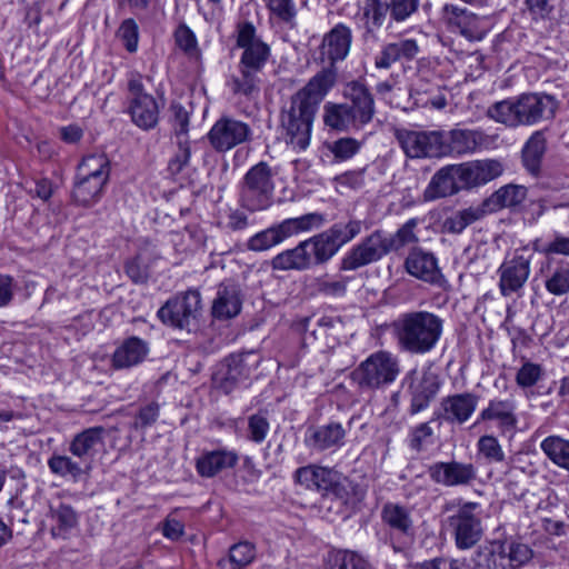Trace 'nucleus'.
I'll use <instances>...</instances> for the list:
<instances>
[{"label":"nucleus","instance_id":"nucleus-16","mask_svg":"<svg viewBox=\"0 0 569 569\" xmlns=\"http://www.w3.org/2000/svg\"><path fill=\"white\" fill-rule=\"evenodd\" d=\"M479 397L471 392L455 393L441 399L435 419L448 423H465L475 412Z\"/></svg>","mask_w":569,"mask_h":569},{"label":"nucleus","instance_id":"nucleus-39","mask_svg":"<svg viewBox=\"0 0 569 569\" xmlns=\"http://www.w3.org/2000/svg\"><path fill=\"white\" fill-rule=\"evenodd\" d=\"M256 559V547L248 541L234 543L227 558L218 561L219 569H246Z\"/></svg>","mask_w":569,"mask_h":569},{"label":"nucleus","instance_id":"nucleus-28","mask_svg":"<svg viewBox=\"0 0 569 569\" xmlns=\"http://www.w3.org/2000/svg\"><path fill=\"white\" fill-rule=\"evenodd\" d=\"M107 182V180H101L99 178L77 174V180L72 190L73 201L82 207L93 206L100 200Z\"/></svg>","mask_w":569,"mask_h":569},{"label":"nucleus","instance_id":"nucleus-62","mask_svg":"<svg viewBox=\"0 0 569 569\" xmlns=\"http://www.w3.org/2000/svg\"><path fill=\"white\" fill-rule=\"evenodd\" d=\"M433 435L432 428L429 422H423L415 427L410 432V448L420 452L429 438Z\"/></svg>","mask_w":569,"mask_h":569},{"label":"nucleus","instance_id":"nucleus-46","mask_svg":"<svg viewBox=\"0 0 569 569\" xmlns=\"http://www.w3.org/2000/svg\"><path fill=\"white\" fill-rule=\"evenodd\" d=\"M51 519L54 521L52 533L63 536L74 528L78 523V516L74 509L67 503H59L57 507H50Z\"/></svg>","mask_w":569,"mask_h":569},{"label":"nucleus","instance_id":"nucleus-54","mask_svg":"<svg viewBox=\"0 0 569 569\" xmlns=\"http://www.w3.org/2000/svg\"><path fill=\"white\" fill-rule=\"evenodd\" d=\"M126 273L134 283H146L149 279V264L144 252H139L126 263Z\"/></svg>","mask_w":569,"mask_h":569},{"label":"nucleus","instance_id":"nucleus-35","mask_svg":"<svg viewBox=\"0 0 569 569\" xmlns=\"http://www.w3.org/2000/svg\"><path fill=\"white\" fill-rule=\"evenodd\" d=\"M248 376V370L243 365L241 357H231L227 360L226 365L214 373L213 381L223 390L229 393L237 383Z\"/></svg>","mask_w":569,"mask_h":569},{"label":"nucleus","instance_id":"nucleus-1","mask_svg":"<svg viewBox=\"0 0 569 569\" xmlns=\"http://www.w3.org/2000/svg\"><path fill=\"white\" fill-rule=\"evenodd\" d=\"M335 82V73H317L292 96L290 108L281 114L288 144L299 150H305L309 146L318 107Z\"/></svg>","mask_w":569,"mask_h":569},{"label":"nucleus","instance_id":"nucleus-41","mask_svg":"<svg viewBox=\"0 0 569 569\" xmlns=\"http://www.w3.org/2000/svg\"><path fill=\"white\" fill-rule=\"evenodd\" d=\"M306 243L311 253L313 266L326 263L339 251L335 240H332L327 230L307 239Z\"/></svg>","mask_w":569,"mask_h":569},{"label":"nucleus","instance_id":"nucleus-55","mask_svg":"<svg viewBox=\"0 0 569 569\" xmlns=\"http://www.w3.org/2000/svg\"><path fill=\"white\" fill-rule=\"evenodd\" d=\"M543 375V369L540 365L530 361H525L516 375V382L521 388H529L535 386Z\"/></svg>","mask_w":569,"mask_h":569},{"label":"nucleus","instance_id":"nucleus-29","mask_svg":"<svg viewBox=\"0 0 569 569\" xmlns=\"http://www.w3.org/2000/svg\"><path fill=\"white\" fill-rule=\"evenodd\" d=\"M381 520L391 530L400 535L410 536L413 531V519L410 509L402 505L385 503L381 509Z\"/></svg>","mask_w":569,"mask_h":569},{"label":"nucleus","instance_id":"nucleus-26","mask_svg":"<svg viewBox=\"0 0 569 569\" xmlns=\"http://www.w3.org/2000/svg\"><path fill=\"white\" fill-rule=\"evenodd\" d=\"M483 141V134L480 131L467 129H453L443 133V157L447 154H465L472 152Z\"/></svg>","mask_w":569,"mask_h":569},{"label":"nucleus","instance_id":"nucleus-23","mask_svg":"<svg viewBox=\"0 0 569 569\" xmlns=\"http://www.w3.org/2000/svg\"><path fill=\"white\" fill-rule=\"evenodd\" d=\"M149 353V345L139 337H129L114 350L111 359L114 369H128L140 365Z\"/></svg>","mask_w":569,"mask_h":569},{"label":"nucleus","instance_id":"nucleus-43","mask_svg":"<svg viewBox=\"0 0 569 569\" xmlns=\"http://www.w3.org/2000/svg\"><path fill=\"white\" fill-rule=\"evenodd\" d=\"M541 450L558 467L569 472V440L549 436L542 440Z\"/></svg>","mask_w":569,"mask_h":569},{"label":"nucleus","instance_id":"nucleus-36","mask_svg":"<svg viewBox=\"0 0 569 569\" xmlns=\"http://www.w3.org/2000/svg\"><path fill=\"white\" fill-rule=\"evenodd\" d=\"M497 552L501 560H507L500 563L502 569H519L533 557V550L528 545L517 541L499 545Z\"/></svg>","mask_w":569,"mask_h":569},{"label":"nucleus","instance_id":"nucleus-44","mask_svg":"<svg viewBox=\"0 0 569 569\" xmlns=\"http://www.w3.org/2000/svg\"><path fill=\"white\" fill-rule=\"evenodd\" d=\"M351 119L347 103L327 102L323 107V122L333 130H355Z\"/></svg>","mask_w":569,"mask_h":569},{"label":"nucleus","instance_id":"nucleus-15","mask_svg":"<svg viewBox=\"0 0 569 569\" xmlns=\"http://www.w3.org/2000/svg\"><path fill=\"white\" fill-rule=\"evenodd\" d=\"M131 96L130 113L132 121L142 129L152 128L158 121V106L154 98L144 92L142 78H133L128 83Z\"/></svg>","mask_w":569,"mask_h":569},{"label":"nucleus","instance_id":"nucleus-53","mask_svg":"<svg viewBox=\"0 0 569 569\" xmlns=\"http://www.w3.org/2000/svg\"><path fill=\"white\" fill-rule=\"evenodd\" d=\"M546 289L555 296L569 293V268L559 266L546 280Z\"/></svg>","mask_w":569,"mask_h":569},{"label":"nucleus","instance_id":"nucleus-51","mask_svg":"<svg viewBox=\"0 0 569 569\" xmlns=\"http://www.w3.org/2000/svg\"><path fill=\"white\" fill-rule=\"evenodd\" d=\"M478 452L489 462L505 461V452L498 439L493 436H482L477 442Z\"/></svg>","mask_w":569,"mask_h":569},{"label":"nucleus","instance_id":"nucleus-25","mask_svg":"<svg viewBox=\"0 0 569 569\" xmlns=\"http://www.w3.org/2000/svg\"><path fill=\"white\" fill-rule=\"evenodd\" d=\"M242 300L236 286L220 284L212 303V316L219 320H228L241 311Z\"/></svg>","mask_w":569,"mask_h":569},{"label":"nucleus","instance_id":"nucleus-6","mask_svg":"<svg viewBox=\"0 0 569 569\" xmlns=\"http://www.w3.org/2000/svg\"><path fill=\"white\" fill-rule=\"evenodd\" d=\"M420 0H366L363 7L367 34L386 26L391 29L393 23L409 20L419 9Z\"/></svg>","mask_w":569,"mask_h":569},{"label":"nucleus","instance_id":"nucleus-14","mask_svg":"<svg viewBox=\"0 0 569 569\" xmlns=\"http://www.w3.org/2000/svg\"><path fill=\"white\" fill-rule=\"evenodd\" d=\"M343 97L350 101L346 103L350 117H352L353 129L360 130L373 118V98L366 86L359 81L348 82L343 89Z\"/></svg>","mask_w":569,"mask_h":569},{"label":"nucleus","instance_id":"nucleus-48","mask_svg":"<svg viewBox=\"0 0 569 569\" xmlns=\"http://www.w3.org/2000/svg\"><path fill=\"white\" fill-rule=\"evenodd\" d=\"M362 229V221L357 219H350L347 222H336L327 232L330 234L335 243L340 249L346 243L350 242L356 238Z\"/></svg>","mask_w":569,"mask_h":569},{"label":"nucleus","instance_id":"nucleus-18","mask_svg":"<svg viewBox=\"0 0 569 569\" xmlns=\"http://www.w3.org/2000/svg\"><path fill=\"white\" fill-rule=\"evenodd\" d=\"M461 164L446 166L439 169L431 178L423 191L425 201H433L457 193L461 183Z\"/></svg>","mask_w":569,"mask_h":569},{"label":"nucleus","instance_id":"nucleus-27","mask_svg":"<svg viewBox=\"0 0 569 569\" xmlns=\"http://www.w3.org/2000/svg\"><path fill=\"white\" fill-rule=\"evenodd\" d=\"M238 462L233 451L213 450L203 453L197 460V470L202 477H213L224 469L232 468Z\"/></svg>","mask_w":569,"mask_h":569},{"label":"nucleus","instance_id":"nucleus-42","mask_svg":"<svg viewBox=\"0 0 569 569\" xmlns=\"http://www.w3.org/2000/svg\"><path fill=\"white\" fill-rule=\"evenodd\" d=\"M546 151V138L542 131H536L527 141L522 150V160L525 167L532 174H537L540 169L541 159Z\"/></svg>","mask_w":569,"mask_h":569},{"label":"nucleus","instance_id":"nucleus-58","mask_svg":"<svg viewBox=\"0 0 569 569\" xmlns=\"http://www.w3.org/2000/svg\"><path fill=\"white\" fill-rule=\"evenodd\" d=\"M269 432V421L262 415H252L248 419V438L256 442L261 443Z\"/></svg>","mask_w":569,"mask_h":569},{"label":"nucleus","instance_id":"nucleus-13","mask_svg":"<svg viewBox=\"0 0 569 569\" xmlns=\"http://www.w3.org/2000/svg\"><path fill=\"white\" fill-rule=\"evenodd\" d=\"M477 508L478 503L466 502L458 509L456 515L448 518L459 549H469L481 539V521L473 512Z\"/></svg>","mask_w":569,"mask_h":569},{"label":"nucleus","instance_id":"nucleus-60","mask_svg":"<svg viewBox=\"0 0 569 569\" xmlns=\"http://www.w3.org/2000/svg\"><path fill=\"white\" fill-rule=\"evenodd\" d=\"M180 308H182V317L184 319H196L202 308L199 291L188 290L181 299Z\"/></svg>","mask_w":569,"mask_h":569},{"label":"nucleus","instance_id":"nucleus-4","mask_svg":"<svg viewBox=\"0 0 569 569\" xmlns=\"http://www.w3.org/2000/svg\"><path fill=\"white\" fill-rule=\"evenodd\" d=\"M399 373L398 357L390 351L378 350L361 361L350 377L359 390L373 391L395 382Z\"/></svg>","mask_w":569,"mask_h":569},{"label":"nucleus","instance_id":"nucleus-56","mask_svg":"<svg viewBox=\"0 0 569 569\" xmlns=\"http://www.w3.org/2000/svg\"><path fill=\"white\" fill-rule=\"evenodd\" d=\"M117 36L129 52H134L137 50L139 28L133 19L129 18L123 20L118 29Z\"/></svg>","mask_w":569,"mask_h":569},{"label":"nucleus","instance_id":"nucleus-50","mask_svg":"<svg viewBox=\"0 0 569 569\" xmlns=\"http://www.w3.org/2000/svg\"><path fill=\"white\" fill-rule=\"evenodd\" d=\"M268 9L279 21L296 27L297 9L293 0H264Z\"/></svg>","mask_w":569,"mask_h":569},{"label":"nucleus","instance_id":"nucleus-30","mask_svg":"<svg viewBox=\"0 0 569 569\" xmlns=\"http://www.w3.org/2000/svg\"><path fill=\"white\" fill-rule=\"evenodd\" d=\"M312 264L311 253L306 240L299 242L293 249L286 250L272 259V268L276 270H306Z\"/></svg>","mask_w":569,"mask_h":569},{"label":"nucleus","instance_id":"nucleus-21","mask_svg":"<svg viewBox=\"0 0 569 569\" xmlns=\"http://www.w3.org/2000/svg\"><path fill=\"white\" fill-rule=\"evenodd\" d=\"M296 481L308 490L325 496L338 483V473L329 468L315 465L299 468L295 473Z\"/></svg>","mask_w":569,"mask_h":569},{"label":"nucleus","instance_id":"nucleus-40","mask_svg":"<svg viewBox=\"0 0 569 569\" xmlns=\"http://www.w3.org/2000/svg\"><path fill=\"white\" fill-rule=\"evenodd\" d=\"M345 437V430L340 423H329L310 430L307 443L315 449L325 450L340 445Z\"/></svg>","mask_w":569,"mask_h":569},{"label":"nucleus","instance_id":"nucleus-47","mask_svg":"<svg viewBox=\"0 0 569 569\" xmlns=\"http://www.w3.org/2000/svg\"><path fill=\"white\" fill-rule=\"evenodd\" d=\"M439 385L432 377H423L419 385L415 388L410 412L418 413L429 406L431 399L437 395Z\"/></svg>","mask_w":569,"mask_h":569},{"label":"nucleus","instance_id":"nucleus-5","mask_svg":"<svg viewBox=\"0 0 569 569\" xmlns=\"http://www.w3.org/2000/svg\"><path fill=\"white\" fill-rule=\"evenodd\" d=\"M549 102L547 96L522 94L517 100L497 102L488 110V114L497 122L511 128L529 126L542 119Z\"/></svg>","mask_w":569,"mask_h":569},{"label":"nucleus","instance_id":"nucleus-63","mask_svg":"<svg viewBox=\"0 0 569 569\" xmlns=\"http://www.w3.org/2000/svg\"><path fill=\"white\" fill-rule=\"evenodd\" d=\"M158 416L159 406L157 403H149L139 410L133 422V428L146 429L156 422Z\"/></svg>","mask_w":569,"mask_h":569},{"label":"nucleus","instance_id":"nucleus-32","mask_svg":"<svg viewBox=\"0 0 569 569\" xmlns=\"http://www.w3.org/2000/svg\"><path fill=\"white\" fill-rule=\"evenodd\" d=\"M525 6L536 28L552 31L557 27L553 0H525Z\"/></svg>","mask_w":569,"mask_h":569},{"label":"nucleus","instance_id":"nucleus-11","mask_svg":"<svg viewBox=\"0 0 569 569\" xmlns=\"http://www.w3.org/2000/svg\"><path fill=\"white\" fill-rule=\"evenodd\" d=\"M250 137L251 129L249 124L231 117H221L208 132V140L218 152L229 151L247 142Z\"/></svg>","mask_w":569,"mask_h":569},{"label":"nucleus","instance_id":"nucleus-17","mask_svg":"<svg viewBox=\"0 0 569 569\" xmlns=\"http://www.w3.org/2000/svg\"><path fill=\"white\" fill-rule=\"evenodd\" d=\"M430 478L446 487L465 486L476 478V470L471 463L458 461L436 462L428 469Z\"/></svg>","mask_w":569,"mask_h":569},{"label":"nucleus","instance_id":"nucleus-34","mask_svg":"<svg viewBox=\"0 0 569 569\" xmlns=\"http://www.w3.org/2000/svg\"><path fill=\"white\" fill-rule=\"evenodd\" d=\"M480 419L497 420L502 430H512L517 425L515 405L509 400H491L487 408L480 412Z\"/></svg>","mask_w":569,"mask_h":569},{"label":"nucleus","instance_id":"nucleus-2","mask_svg":"<svg viewBox=\"0 0 569 569\" xmlns=\"http://www.w3.org/2000/svg\"><path fill=\"white\" fill-rule=\"evenodd\" d=\"M398 348L409 355H426L439 343L443 319L430 311H409L391 323Z\"/></svg>","mask_w":569,"mask_h":569},{"label":"nucleus","instance_id":"nucleus-12","mask_svg":"<svg viewBox=\"0 0 569 569\" xmlns=\"http://www.w3.org/2000/svg\"><path fill=\"white\" fill-rule=\"evenodd\" d=\"M442 11L449 29L452 32H458L468 41H480L488 32L489 28L485 17H479L452 3H446Z\"/></svg>","mask_w":569,"mask_h":569},{"label":"nucleus","instance_id":"nucleus-3","mask_svg":"<svg viewBox=\"0 0 569 569\" xmlns=\"http://www.w3.org/2000/svg\"><path fill=\"white\" fill-rule=\"evenodd\" d=\"M419 222V219L411 218L395 234H387L381 230L373 231L342 258L340 269L343 271L357 270L379 261L391 251L417 243L419 237L416 229Z\"/></svg>","mask_w":569,"mask_h":569},{"label":"nucleus","instance_id":"nucleus-31","mask_svg":"<svg viewBox=\"0 0 569 569\" xmlns=\"http://www.w3.org/2000/svg\"><path fill=\"white\" fill-rule=\"evenodd\" d=\"M48 467L53 475L70 479L73 482H78L83 476L89 475L91 470L90 463L73 460L64 455H52L48 460Z\"/></svg>","mask_w":569,"mask_h":569},{"label":"nucleus","instance_id":"nucleus-37","mask_svg":"<svg viewBox=\"0 0 569 569\" xmlns=\"http://www.w3.org/2000/svg\"><path fill=\"white\" fill-rule=\"evenodd\" d=\"M492 213L489 207H486V199L469 208L462 209L445 221V228L451 233H461L468 226Z\"/></svg>","mask_w":569,"mask_h":569},{"label":"nucleus","instance_id":"nucleus-33","mask_svg":"<svg viewBox=\"0 0 569 569\" xmlns=\"http://www.w3.org/2000/svg\"><path fill=\"white\" fill-rule=\"evenodd\" d=\"M526 197V187L519 184H507L499 188L486 199V207H489L493 213L503 208H512L519 206L523 202Z\"/></svg>","mask_w":569,"mask_h":569},{"label":"nucleus","instance_id":"nucleus-49","mask_svg":"<svg viewBox=\"0 0 569 569\" xmlns=\"http://www.w3.org/2000/svg\"><path fill=\"white\" fill-rule=\"evenodd\" d=\"M284 240L286 238L278 223L251 237L248 241V248L253 251H263Z\"/></svg>","mask_w":569,"mask_h":569},{"label":"nucleus","instance_id":"nucleus-9","mask_svg":"<svg viewBox=\"0 0 569 569\" xmlns=\"http://www.w3.org/2000/svg\"><path fill=\"white\" fill-rule=\"evenodd\" d=\"M531 272V256L516 251L512 258L505 259L498 268L499 291L502 297L519 295Z\"/></svg>","mask_w":569,"mask_h":569},{"label":"nucleus","instance_id":"nucleus-52","mask_svg":"<svg viewBox=\"0 0 569 569\" xmlns=\"http://www.w3.org/2000/svg\"><path fill=\"white\" fill-rule=\"evenodd\" d=\"M333 569H373L367 559L353 551H338L333 556Z\"/></svg>","mask_w":569,"mask_h":569},{"label":"nucleus","instance_id":"nucleus-59","mask_svg":"<svg viewBox=\"0 0 569 569\" xmlns=\"http://www.w3.org/2000/svg\"><path fill=\"white\" fill-rule=\"evenodd\" d=\"M179 33L180 49L183 50L189 60L198 62L201 54L193 32L188 27L180 24Z\"/></svg>","mask_w":569,"mask_h":569},{"label":"nucleus","instance_id":"nucleus-61","mask_svg":"<svg viewBox=\"0 0 569 569\" xmlns=\"http://www.w3.org/2000/svg\"><path fill=\"white\" fill-rule=\"evenodd\" d=\"M230 87L236 94L249 96L257 89V82L253 73H234Z\"/></svg>","mask_w":569,"mask_h":569},{"label":"nucleus","instance_id":"nucleus-7","mask_svg":"<svg viewBox=\"0 0 569 569\" xmlns=\"http://www.w3.org/2000/svg\"><path fill=\"white\" fill-rule=\"evenodd\" d=\"M270 166L261 161L253 166L244 176L240 192L242 207L250 211H259L271 204L274 190L273 176Z\"/></svg>","mask_w":569,"mask_h":569},{"label":"nucleus","instance_id":"nucleus-45","mask_svg":"<svg viewBox=\"0 0 569 569\" xmlns=\"http://www.w3.org/2000/svg\"><path fill=\"white\" fill-rule=\"evenodd\" d=\"M77 174L108 181L110 177V161L104 153L88 154L82 158L78 166Z\"/></svg>","mask_w":569,"mask_h":569},{"label":"nucleus","instance_id":"nucleus-22","mask_svg":"<svg viewBox=\"0 0 569 569\" xmlns=\"http://www.w3.org/2000/svg\"><path fill=\"white\" fill-rule=\"evenodd\" d=\"M461 167V184L466 188L485 184L503 172L502 163L495 159L471 161Z\"/></svg>","mask_w":569,"mask_h":569},{"label":"nucleus","instance_id":"nucleus-38","mask_svg":"<svg viewBox=\"0 0 569 569\" xmlns=\"http://www.w3.org/2000/svg\"><path fill=\"white\" fill-rule=\"evenodd\" d=\"M326 223V217L320 212H309L296 218H289L281 221V232L288 239L292 236L310 232L320 229Z\"/></svg>","mask_w":569,"mask_h":569},{"label":"nucleus","instance_id":"nucleus-64","mask_svg":"<svg viewBox=\"0 0 569 569\" xmlns=\"http://www.w3.org/2000/svg\"><path fill=\"white\" fill-rule=\"evenodd\" d=\"M163 325L178 327V298L169 299L157 312Z\"/></svg>","mask_w":569,"mask_h":569},{"label":"nucleus","instance_id":"nucleus-24","mask_svg":"<svg viewBox=\"0 0 569 569\" xmlns=\"http://www.w3.org/2000/svg\"><path fill=\"white\" fill-rule=\"evenodd\" d=\"M104 432L103 427H91L77 433L70 442L69 451L82 462L90 463L98 448L103 446Z\"/></svg>","mask_w":569,"mask_h":569},{"label":"nucleus","instance_id":"nucleus-57","mask_svg":"<svg viewBox=\"0 0 569 569\" xmlns=\"http://www.w3.org/2000/svg\"><path fill=\"white\" fill-rule=\"evenodd\" d=\"M338 161H346L352 158L360 149V142L353 138H340L329 147Z\"/></svg>","mask_w":569,"mask_h":569},{"label":"nucleus","instance_id":"nucleus-19","mask_svg":"<svg viewBox=\"0 0 569 569\" xmlns=\"http://www.w3.org/2000/svg\"><path fill=\"white\" fill-rule=\"evenodd\" d=\"M352 40L350 28L345 24H337L323 38L322 57H326L328 64L322 67L321 71H331L337 61L343 60L349 53ZM325 62V58H322Z\"/></svg>","mask_w":569,"mask_h":569},{"label":"nucleus","instance_id":"nucleus-10","mask_svg":"<svg viewBox=\"0 0 569 569\" xmlns=\"http://www.w3.org/2000/svg\"><path fill=\"white\" fill-rule=\"evenodd\" d=\"M237 46L243 49L241 62L246 68L262 69L270 59V47L257 37L252 22L237 24Z\"/></svg>","mask_w":569,"mask_h":569},{"label":"nucleus","instance_id":"nucleus-20","mask_svg":"<svg viewBox=\"0 0 569 569\" xmlns=\"http://www.w3.org/2000/svg\"><path fill=\"white\" fill-rule=\"evenodd\" d=\"M405 268L410 276L431 284L440 283L442 279L437 258L433 253L419 248L409 252L405 260Z\"/></svg>","mask_w":569,"mask_h":569},{"label":"nucleus","instance_id":"nucleus-8","mask_svg":"<svg viewBox=\"0 0 569 569\" xmlns=\"http://www.w3.org/2000/svg\"><path fill=\"white\" fill-rule=\"evenodd\" d=\"M395 136L403 152L409 158L443 157L442 131H413L397 129Z\"/></svg>","mask_w":569,"mask_h":569}]
</instances>
